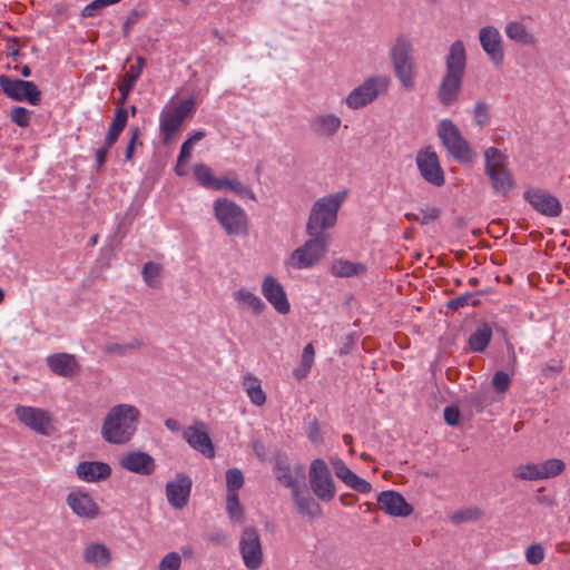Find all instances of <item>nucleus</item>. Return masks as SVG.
Listing matches in <instances>:
<instances>
[{"mask_svg": "<svg viewBox=\"0 0 570 570\" xmlns=\"http://www.w3.org/2000/svg\"><path fill=\"white\" fill-rule=\"evenodd\" d=\"M342 120L334 114H321L315 116L311 122L312 131L322 138H332L341 127Z\"/></svg>", "mask_w": 570, "mask_h": 570, "instance_id": "nucleus-26", "label": "nucleus"}, {"mask_svg": "<svg viewBox=\"0 0 570 570\" xmlns=\"http://www.w3.org/2000/svg\"><path fill=\"white\" fill-rule=\"evenodd\" d=\"M473 116H474V121L479 126L485 125L489 120V108H488L487 104L483 101H478L474 106Z\"/></svg>", "mask_w": 570, "mask_h": 570, "instance_id": "nucleus-53", "label": "nucleus"}, {"mask_svg": "<svg viewBox=\"0 0 570 570\" xmlns=\"http://www.w3.org/2000/svg\"><path fill=\"white\" fill-rule=\"evenodd\" d=\"M0 88L8 98L14 101H26L32 106H38L41 101V92L32 81L1 75Z\"/></svg>", "mask_w": 570, "mask_h": 570, "instance_id": "nucleus-12", "label": "nucleus"}, {"mask_svg": "<svg viewBox=\"0 0 570 570\" xmlns=\"http://www.w3.org/2000/svg\"><path fill=\"white\" fill-rule=\"evenodd\" d=\"M205 137V132L202 130L195 131L191 134L187 140H190V144L194 145L196 141L202 140Z\"/></svg>", "mask_w": 570, "mask_h": 570, "instance_id": "nucleus-64", "label": "nucleus"}, {"mask_svg": "<svg viewBox=\"0 0 570 570\" xmlns=\"http://www.w3.org/2000/svg\"><path fill=\"white\" fill-rule=\"evenodd\" d=\"M415 161L421 176L426 183L436 187L444 185V173L440 165L439 156L434 150L431 148L420 150Z\"/></svg>", "mask_w": 570, "mask_h": 570, "instance_id": "nucleus-15", "label": "nucleus"}, {"mask_svg": "<svg viewBox=\"0 0 570 570\" xmlns=\"http://www.w3.org/2000/svg\"><path fill=\"white\" fill-rule=\"evenodd\" d=\"M420 224L428 225L440 216V210L436 207H425L420 209Z\"/></svg>", "mask_w": 570, "mask_h": 570, "instance_id": "nucleus-54", "label": "nucleus"}, {"mask_svg": "<svg viewBox=\"0 0 570 570\" xmlns=\"http://www.w3.org/2000/svg\"><path fill=\"white\" fill-rule=\"evenodd\" d=\"M484 160H485V174H492L494 171H500L503 169H508V159L504 154H502L498 148L490 147L484 151Z\"/></svg>", "mask_w": 570, "mask_h": 570, "instance_id": "nucleus-39", "label": "nucleus"}, {"mask_svg": "<svg viewBox=\"0 0 570 570\" xmlns=\"http://www.w3.org/2000/svg\"><path fill=\"white\" fill-rule=\"evenodd\" d=\"M511 384V377L503 371H498L492 377V386L498 393H505Z\"/></svg>", "mask_w": 570, "mask_h": 570, "instance_id": "nucleus-52", "label": "nucleus"}, {"mask_svg": "<svg viewBox=\"0 0 570 570\" xmlns=\"http://www.w3.org/2000/svg\"><path fill=\"white\" fill-rule=\"evenodd\" d=\"M214 216L228 235L247 232L248 218L243 207L228 198H217L213 203Z\"/></svg>", "mask_w": 570, "mask_h": 570, "instance_id": "nucleus-7", "label": "nucleus"}, {"mask_svg": "<svg viewBox=\"0 0 570 570\" xmlns=\"http://www.w3.org/2000/svg\"><path fill=\"white\" fill-rule=\"evenodd\" d=\"M524 199L541 215L557 217L561 213V204L549 191L540 188L527 189L523 194Z\"/></svg>", "mask_w": 570, "mask_h": 570, "instance_id": "nucleus-16", "label": "nucleus"}, {"mask_svg": "<svg viewBox=\"0 0 570 570\" xmlns=\"http://www.w3.org/2000/svg\"><path fill=\"white\" fill-rule=\"evenodd\" d=\"M262 294L273 308L286 315L291 311V304L283 285L272 275L264 277L262 282Z\"/></svg>", "mask_w": 570, "mask_h": 570, "instance_id": "nucleus-19", "label": "nucleus"}, {"mask_svg": "<svg viewBox=\"0 0 570 570\" xmlns=\"http://www.w3.org/2000/svg\"><path fill=\"white\" fill-rule=\"evenodd\" d=\"M479 41L482 50L494 67L504 62L505 51L502 36L497 27L488 24L479 30Z\"/></svg>", "mask_w": 570, "mask_h": 570, "instance_id": "nucleus-14", "label": "nucleus"}, {"mask_svg": "<svg viewBox=\"0 0 570 570\" xmlns=\"http://www.w3.org/2000/svg\"><path fill=\"white\" fill-rule=\"evenodd\" d=\"M482 512L476 507H470L463 510L455 511L451 514L450 520L454 524L464 522H473L480 519Z\"/></svg>", "mask_w": 570, "mask_h": 570, "instance_id": "nucleus-45", "label": "nucleus"}, {"mask_svg": "<svg viewBox=\"0 0 570 570\" xmlns=\"http://www.w3.org/2000/svg\"><path fill=\"white\" fill-rule=\"evenodd\" d=\"M391 86V78L386 75H374L364 79L344 99L347 108L357 110L371 105L380 96L385 95Z\"/></svg>", "mask_w": 570, "mask_h": 570, "instance_id": "nucleus-5", "label": "nucleus"}, {"mask_svg": "<svg viewBox=\"0 0 570 570\" xmlns=\"http://www.w3.org/2000/svg\"><path fill=\"white\" fill-rule=\"evenodd\" d=\"M144 67H145V59L142 57H137L136 62L130 65L129 69L124 75L121 83L119 85V98H118L119 107H124L136 81L140 77Z\"/></svg>", "mask_w": 570, "mask_h": 570, "instance_id": "nucleus-28", "label": "nucleus"}, {"mask_svg": "<svg viewBox=\"0 0 570 570\" xmlns=\"http://www.w3.org/2000/svg\"><path fill=\"white\" fill-rule=\"evenodd\" d=\"M226 511L233 522L242 523L244 521V510L238 493H227Z\"/></svg>", "mask_w": 570, "mask_h": 570, "instance_id": "nucleus-43", "label": "nucleus"}, {"mask_svg": "<svg viewBox=\"0 0 570 570\" xmlns=\"http://www.w3.org/2000/svg\"><path fill=\"white\" fill-rule=\"evenodd\" d=\"M140 346L141 342L137 338H134L127 343H109L106 345V352L110 354L125 355L128 352L138 350Z\"/></svg>", "mask_w": 570, "mask_h": 570, "instance_id": "nucleus-49", "label": "nucleus"}, {"mask_svg": "<svg viewBox=\"0 0 570 570\" xmlns=\"http://www.w3.org/2000/svg\"><path fill=\"white\" fill-rule=\"evenodd\" d=\"M366 272V266L362 263H354L347 259H336L331 265V273L336 277H353Z\"/></svg>", "mask_w": 570, "mask_h": 570, "instance_id": "nucleus-35", "label": "nucleus"}, {"mask_svg": "<svg viewBox=\"0 0 570 570\" xmlns=\"http://www.w3.org/2000/svg\"><path fill=\"white\" fill-rule=\"evenodd\" d=\"M82 558L86 563L95 568H106L112 560L110 549L99 542L88 544L82 552Z\"/></svg>", "mask_w": 570, "mask_h": 570, "instance_id": "nucleus-30", "label": "nucleus"}, {"mask_svg": "<svg viewBox=\"0 0 570 570\" xmlns=\"http://www.w3.org/2000/svg\"><path fill=\"white\" fill-rule=\"evenodd\" d=\"M120 465L132 473L150 475L156 469L155 459L142 451H130L121 456Z\"/></svg>", "mask_w": 570, "mask_h": 570, "instance_id": "nucleus-23", "label": "nucleus"}, {"mask_svg": "<svg viewBox=\"0 0 570 570\" xmlns=\"http://www.w3.org/2000/svg\"><path fill=\"white\" fill-rule=\"evenodd\" d=\"M244 485L243 472L237 469H228L226 471V488L227 493H238V490Z\"/></svg>", "mask_w": 570, "mask_h": 570, "instance_id": "nucleus-46", "label": "nucleus"}, {"mask_svg": "<svg viewBox=\"0 0 570 570\" xmlns=\"http://www.w3.org/2000/svg\"><path fill=\"white\" fill-rule=\"evenodd\" d=\"M232 295L239 309L250 312L255 315H259L266 309L263 299L245 287L234 291Z\"/></svg>", "mask_w": 570, "mask_h": 570, "instance_id": "nucleus-29", "label": "nucleus"}, {"mask_svg": "<svg viewBox=\"0 0 570 570\" xmlns=\"http://www.w3.org/2000/svg\"><path fill=\"white\" fill-rule=\"evenodd\" d=\"M412 51V40L405 35L397 36L389 50L395 77L406 90H411L414 87L415 62Z\"/></svg>", "mask_w": 570, "mask_h": 570, "instance_id": "nucleus-4", "label": "nucleus"}, {"mask_svg": "<svg viewBox=\"0 0 570 570\" xmlns=\"http://www.w3.org/2000/svg\"><path fill=\"white\" fill-rule=\"evenodd\" d=\"M346 195V191L330 194L314 203L306 224L307 235H326L324 230L335 226Z\"/></svg>", "mask_w": 570, "mask_h": 570, "instance_id": "nucleus-3", "label": "nucleus"}, {"mask_svg": "<svg viewBox=\"0 0 570 570\" xmlns=\"http://www.w3.org/2000/svg\"><path fill=\"white\" fill-rule=\"evenodd\" d=\"M466 68V50L462 40H455L445 57V72L438 88L441 105L450 107L459 99Z\"/></svg>", "mask_w": 570, "mask_h": 570, "instance_id": "nucleus-2", "label": "nucleus"}, {"mask_svg": "<svg viewBox=\"0 0 570 570\" xmlns=\"http://www.w3.org/2000/svg\"><path fill=\"white\" fill-rule=\"evenodd\" d=\"M274 474L278 482L283 485L295 490L298 487L299 481L305 476L303 465L298 464L291 468L286 455L278 454L275 459Z\"/></svg>", "mask_w": 570, "mask_h": 570, "instance_id": "nucleus-22", "label": "nucleus"}, {"mask_svg": "<svg viewBox=\"0 0 570 570\" xmlns=\"http://www.w3.org/2000/svg\"><path fill=\"white\" fill-rule=\"evenodd\" d=\"M308 439L311 440V442L313 443H318L321 442L322 440V434H321V430L318 428V425L316 423H313L309 425V429H308Z\"/></svg>", "mask_w": 570, "mask_h": 570, "instance_id": "nucleus-59", "label": "nucleus"}, {"mask_svg": "<svg viewBox=\"0 0 570 570\" xmlns=\"http://www.w3.org/2000/svg\"><path fill=\"white\" fill-rule=\"evenodd\" d=\"M243 387L254 405L262 406L266 402V394L262 389V382L253 374L243 376Z\"/></svg>", "mask_w": 570, "mask_h": 570, "instance_id": "nucleus-33", "label": "nucleus"}, {"mask_svg": "<svg viewBox=\"0 0 570 570\" xmlns=\"http://www.w3.org/2000/svg\"><path fill=\"white\" fill-rule=\"evenodd\" d=\"M139 135H140V130L138 127L130 128V139L128 141V145L126 147V153H125V159L127 161H130L134 157V150H135L136 142L139 138Z\"/></svg>", "mask_w": 570, "mask_h": 570, "instance_id": "nucleus-55", "label": "nucleus"}, {"mask_svg": "<svg viewBox=\"0 0 570 570\" xmlns=\"http://www.w3.org/2000/svg\"><path fill=\"white\" fill-rule=\"evenodd\" d=\"M194 175L197 181L205 188H215L217 177L214 176L212 168L205 164L194 166Z\"/></svg>", "mask_w": 570, "mask_h": 570, "instance_id": "nucleus-44", "label": "nucleus"}, {"mask_svg": "<svg viewBox=\"0 0 570 570\" xmlns=\"http://www.w3.org/2000/svg\"><path fill=\"white\" fill-rule=\"evenodd\" d=\"M541 480L559 475L564 470V462L559 459H549L538 463Z\"/></svg>", "mask_w": 570, "mask_h": 570, "instance_id": "nucleus-42", "label": "nucleus"}, {"mask_svg": "<svg viewBox=\"0 0 570 570\" xmlns=\"http://www.w3.org/2000/svg\"><path fill=\"white\" fill-rule=\"evenodd\" d=\"M472 296L473 295L471 293H466L464 295L458 296V297L451 299L449 302L448 306L452 309H458V308L464 307L465 305L469 304Z\"/></svg>", "mask_w": 570, "mask_h": 570, "instance_id": "nucleus-57", "label": "nucleus"}, {"mask_svg": "<svg viewBox=\"0 0 570 570\" xmlns=\"http://www.w3.org/2000/svg\"><path fill=\"white\" fill-rule=\"evenodd\" d=\"M315 360V350L312 343H308L304 348L301 356L299 365L293 370V376L297 381L304 380L311 372Z\"/></svg>", "mask_w": 570, "mask_h": 570, "instance_id": "nucleus-40", "label": "nucleus"}, {"mask_svg": "<svg viewBox=\"0 0 570 570\" xmlns=\"http://www.w3.org/2000/svg\"><path fill=\"white\" fill-rule=\"evenodd\" d=\"M141 412L131 403H118L106 413L100 434L105 442L114 445L129 443L138 431Z\"/></svg>", "mask_w": 570, "mask_h": 570, "instance_id": "nucleus-1", "label": "nucleus"}, {"mask_svg": "<svg viewBox=\"0 0 570 570\" xmlns=\"http://www.w3.org/2000/svg\"><path fill=\"white\" fill-rule=\"evenodd\" d=\"M309 485L314 495L323 501L330 502L336 494V487L326 462L315 459L311 462L308 471Z\"/></svg>", "mask_w": 570, "mask_h": 570, "instance_id": "nucleus-10", "label": "nucleus"}, {"mask_svg": "<svg viewBox=\"0 0 570 570\" xmlns=\"http://www.w3.org/2000/svg\"><path fill=\"white\" fill-rule=\"evenodd\" d=\"M487 176L490 178L492 188L497 194L507 197L512 190L513 180L508 169L490 173Z\"/></svg>", "mask_w": 570, "mask_h": 570, "instance_id": "nucleus-37", "label": "nucleus"}, {"mask_svg": "<svg viewBox=\"0 0 570 570\" xmlns=\"http://www.w3.org/2000/svg\"><path fill=\"white\" fill-rule=\"evenodd\" d=\"M111 474L109 464L100 461H83L77 466V475L86 482L106 480Z\"/></svg>", "mask_w": 570, "mask_h": 570, "instance_id": "nucleus-27", "label": "nucleus"}, {"mask_svg": "<svg viewBox=\"0 0 570 570\" xmlns=\"http://www.w3.org/2000/svg\"><path fill=\"white\" fill-rule=\"evenodd\" d=\"M180 554L178 552H169L160 560L158 570H180Z\"/></svg>", "mask_w": 570, "mask_h": 570, "instance_id": "nucleus-50", "label": "nucleus"}, {"mask_svg": "<svg viewBox=\"0 0 570 570\" xmlns=\"http://www.w3.org/2000/svg\"><path fill=\"white\" fill-rule=\"evenodd\" d=\"M193 481L184 474H176L175 479L170 480L166 484V498L168 503L177 510L184 509L189 501L191 492Z\"/></svg>", "mask_w": 570, "mask_h": 570, "instance_id": "nucleus-18", "label": "nucleus"}, {"mask_svg": "<svg viewBox=\"0 0 570 570\" xmlns=\"http://www.w3.org/2000/svg\"><path fill=\"white\" fill-rule=\"evenodd\" d=\"M492 337V328L488 324H482L469 337V346L473 352H483L489 345Z\"/></svg>", "mask_w": 570, "mask_h": 570, "instance_id": "nucleus-38", "label": "nucleus"}, {"mask_svg": "<svg viewBox=\"0 0 570 570\" xmlns=\"http://www.w3.org/2000/svg\"><path fill=\"white\" fill-rule=\"evenodd\" d=\"M11 120L19 127H27L30 124V111L21 106L13 107L10 111Z\"/></svg>", "mask_w": 570, "mask_h": 570, "instance_id": "nucleus-51", "label": "nucleus"}, {"mask_svg": "<svg viewBox=\"0 0 570 570\" xmlns=\"http://www.w3.org/2000/svg\"><path fill=\"white\" fill-rule=\"evenodd\" d=\"M165 426L171 431V432H177L180 430V424L177 420L175 419H166L165 420Z\"/></svg>", "mask_w": 570, "mask_h": 570, "instance_id": "nucleus-63", "label": "nucleus"}, {"mask_svg": "<svg viewBox=\"0 0 570 570\" xmlns=\"http://www.w3.org/2000/svg\"><path fill=\"white\" fill-rule=\"evenodd\" d=\"M66 503L77 517L82 519L94 520L100 514L99 505L90 493L81 489L69 492Z\"/></svg>", "mask_w": 570, "mask_h": 570, "instance_id": "nucleus-17", "label": "nucleus"}, {"mask_svg": "<svg viewBox=\"0 0 570 570\" xmlns=\"http://www.w3.org/2000/svg\"><path fill=\"white\" fill-rule=\"evenodd\" d=\"M438 137L446 151L459 163H469L473 151L459 127L451 119H442L438 125Z\"/></svg>", "mask_w": 570, "mask_h": 570, "instance_id": "nucleus-9", "label": "nucleus"}, {"mask_svg": "<svg viewBox=\"0 0 570 570\" xmlns=\"http://www.w3.org/2000/svg\"><path fill=\"white\" fill-rule=\"evenodd\" d=\"M183 438L190 448L202 453L204 456L208 459L215 456V448L208 435L205 423L195 422L184 431Z\"/></svg>", "mask_w": 570, "mask_h": 570, "instance_id": "nucleus-20", "label": "nucleus"}, {"mask_svg": "<svg viewBox=\"0 0 570 570\" xmlns=\"http://www.w3.org/2000/svg\"><path fill=\"white\" fill-rule=\"evenodd\" d=\"M379 508L390 517L406 518L412 514L413 508L404 497L394 491L386 490L377 494Z\"/></svg>", "mask_w": 570, "mask_h": 570, "instance_id": "nucleus-21", "label": "nucleus"}, {"mask_svg": "<svg viewBox=\"0 0 570 570\" xmlns=\"http://www.w3.org/2000/svg\"><path fill=\"white\" fill-rule=\"evenodd\" d=\"M195 108L193 98L180 100L176 105H166L159 115V131L164 144H170L179 132L184 120Z\"/></svg>", "mask_w": 570, "mask_h": 570, "instance_id": "nucleus-8", "label": "nucleus"}, {"mask_svg": "<svg viewBox=\"0 0 570 570\" xmlns=\"http://www.w3.org/2000/svg\"><path fill=\"white\" fill-rule=\"evenodd\" d=\"M161 272L163 268L159 264L154 262H147L142 267L144 282L153 288H157L161 284Z\"/></svg>", "mask_w": 570, "mask_h": 570, "instance_id": "nucleus-41", "label": "nucleus"}, {"mask_svg": "<svg viewBox=\"0 0 570 570\" xmlns=\"http://www.w3.org/2000/svg\"><path fill=\"white\" fill-rule=\"evenodd\" d=\"M14 413L21 424L40 435H50L55 431L53 416L48 410L18 405Z\"/></svg>", "mask_w": 570, "mask_h": 570, "instance_id": "nucleus-11", "label": "nucleus"}, {"mask_svg": "<svg viewBox=\"0 0 570 570\" xmlns=\"http://www.w3.org/2000/svg\"><path fill=\"white\" fill-rule=\"evenodd\" d=\"M239 553L245 567L249 570H256L263 564L262 541L255 528L247 527L243 530L239 538Z\"/></svg>", "mask_w": 570, "mask_h": 570, "instance_id": "nucleus-13", "label": "nucleus"}, {"mask_svg": "<svg viewBox=\"0 0 570 570\" xmlns=\"http://www.w3.org/2000/svg\"><path fill=\"white\" fill-rule=\"evenodd\" d=\"M50 371L61 377L71 379L78 374L80 365L73 354L53 353L46 357Z\"/></svg>", "mask_w": 570, "mask_h": 570, "instance_id": "nucleus-24", "label": "nucleus"}, {"mask_svg": "<svg viewBox=\"0 0 570 570\" xmlns=\"http://www.w3.org/2000/svg\"><path fill=\"white\" fill-rule=\"evenodd\" d=\"M525 561L531 566L541 563L546 558V549L541 543L530 544L524 551Z\"/></svg>", "mask_w": 570, "mask_h": 570, "instance_id": "nucleus-48", "label": "nucleus"}, {"mask_svg": "<svg viewBox=\"0 0 570 570\" xmlns=\"http://www.w3.org/2000/svg\"><path fill=\"white\" fill-rule=\"evenodd\" d=\"M214 189L230 190L235 195L247 196L253 200L256 199L255 194L238 179L235 173L218 177Z\"/></svg>", "mask_w": 570, "mask_h": 570, "instance_id": "nucleus-32", "label": "nucleus"}, {"mask_svg": "<svg viewBox=\"0 0 570 570\" xmlns=\"http://www.w3.org/2000/svg\"><path fill=\"white\" fill-rule=\"evenodd\" d=\"M128 121V110L125 107H118L115 111V117L105 137L107 147H111L119 138V135L126 127Z\"/></svg>", "mask_w": 570, "mask_h": 570, "instance_id": "nucleus-36", "label": "nucleus"}, {"mask_svg": "<svg viewBox=\"0 0 570 570\" xmlns=\"http://www.w3.org/2000/svg\"><path fill=\"white\" fill-rule=\"evenodd\" d=\"M294 502L302 514L309 518L318 517L321 513V507L308 493L302 492L298 487L292 490Z\"/></svg>", "mask_w": 570, "mask_h": 570, "instance_id": "nucleus-34", "label": "nucleus"}, {"mask_svg": "<svg viewBox=\"0 0 570 570\" xmlns=\"http://www.w3.org/2000/svg\"><path fill=\"white\" fill-rule=\"evenodd\" d=\"M504 33L509 40L520 45L533 46L535 43V37L523 22L518 20L507 22Z\"/></svg>", "mask_w": 570, "mask_h": 570, "instance_id": "nucleus-31", "label": "nucleus"}, {"mask_svg": "<svg viewBox=\"0 0 570 570\" xmlns=\"http://www.w3.org/2000/svg\"><path fill=\"white\" fill-rule=\"evenodd\" d=\"M188 160H180V158H177V164L175 166V173L178 176H185L187 174L186 165Z\"/></svg>", "mask_w": 570, "mask_h": 570, "instance_id": "nucleus-62", "label": "nucleus"}, {"mask_svg": "<svg viewBox=\"0 0 570 570\" xmlns=\"http://www.w3.org/2000/svg\"><path fill=\"white\" fill-rule=\"evenodd\" d=\"M514 476L521 480L535 481L541 480L538 463H527L519 465L514 471Z\"/></svg>", "mask_w": 570, "mask_h": 570, "instance_id": "nucleus-47", "label": "nucleus"}, {"mask_svg": "<svg viewBox=\"0 0 570 570\" xmlns=\"http://www.w3.org/2000/svg\"><path fill=\"white\" fill-rule=\"evenodd\" d=\"M193 146L194 145L190 144V140L186 139L180 147L178 158H180V160H189L193 153Z\"/></svg>", "mask_w": 570, "mask_h": 570, "instance_id": "nucleus-58", "label": "nucleus"}, {"mask_svg": "<svg viewBox=\"0 0 570 570\" xmlns=\"http://www.w3.org/2000/svg\"><path fill=\"white\" fill-rule=\"evenodd\" d=\"M356 500L357 498L352 493H343L340 495V502L344 507L353 505Z\"/></svg>", "mask_w": 570, "mask_h": 570, "instance_id": "nucleus-61", "label": "nucleus"}, {"mask_svg": "<svg viewBox=\"0 0 570 570\" xmlns=\"http://www.w3.org/2000/svg\"><path fill=\"white\" fill-rule=\"evenodd\" d=\"M331 464L333 466L335 475L348 488L362 493L366 494L372 491V485L365 479L360 478L355 474L344 462L343 460L336 458L331 460Z\"/></svg>", "mask_w": 570, "mask_h": 570, "instance_id": "nucleus-25", "label": "nucleus"}, {"mask_svg": "<svg viewBox=\"0 0 570 570\" xmlns=\"http://www.w3.org/2000/svg\"><path fill=\"white\" fill-rule=\"evenodd\" d=\"M309 238L298 246L286 261L294 269H308L317 265L326 254L330 235H308Z\"/></svg>", "mask_w": 570, "mask_h": 570, "instance_id": "nucleus-6", "label": "nucleus"}, {"mask_svg": "<svg viewBox=\"0 0 570 570\" xmlns=\"http://www.w3.org/2000/svg\"><path fill=\"white\" fill-rule=\"evenodd\" d=\"M444 420L448 424L454 426L459 424L460 411L456 407L448 406L444 409Z\"/></svg>", "mask_w": 570, "mask_h": 570, "instance_id": "nucleus-56", "label": "nucleus"}, {"mask_svg": "<svg viewBox=\"0 0 570 570\" xmlns=\"http://www.w3.org/2000/svg\"><path fill=\"white\" fill-rule=\"evenodd\" d=\"M109 149H110V147H107V145L105 144L104 147L98 148L96 150L97 167H101L104 165V163L106 161V158H107Z\"/></svg>", "mask_w": 570, "mask_h": 570, "instance_id": "nucleus-60", "label": "nucleus"}]
</instances>
